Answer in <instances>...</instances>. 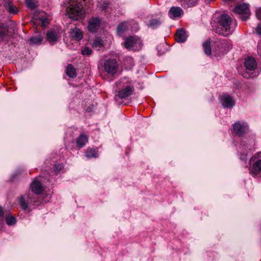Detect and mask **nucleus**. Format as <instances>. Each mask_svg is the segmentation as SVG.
<instances>
[{"label":"nucleus","instance_id":"1","mask_svg":"<svg viewBox=\"0 0 261 261\" xmlns=\"http://www.w3.org/2000/svg\"><path fill=\"white\" fill-rule=\"evenodd\" d=\"M231 22L232 19L228 15H221L219 20L220 27L216 28V33L224 36H227L231 34L233 31L230 26Z\"/></svg>","mask_w":261,"mask_h":261},{"label":"nucleus","instance_id":"2","mask_svg":"<svg viewBox=\"0 0 261 261\" xmlns=\"http://www.w3.org/2000/svg\"><path fill=\"white\" fill-rule=\"evenodd\" d=\"M69 17L77 20L85 17V12L83 5L78 2H73L69 5L66 9Z\"/></svg>","mask_w":261,"mask_h":261},{"label":"nucleus","instance_id":"3","mask_svg":"<svg viewBox=\"0 0 261 261\" xmlns=\"http://www.w3.org/2000/svg\"><path fill=\"white\" fill-rule=\"evenodd\" d=\"M249 172L253 176L261 173V151L255 153L250 158Z\"/></svg>","mask_w":261,"mask_h":261},{"label":"nucleus","instance_id":"4","mask_svg":"<svg viewBox=\"0 0 261 261\" xmlns=\"http://www.w3.org/2000/svg\"><path fill=\"white\" fill-rule=\"evenodd\" d=\"M128 83V80L126 78L121 79L118 82L116 83V84L117 86H119L120 88L121 87H124V88H122L119 91H118V93L117 96H119L121 99L125 98L130 95H132L133 91L134 88L133 86H130L129 85H126Z\"/></svg>","mask_w":261,"mask_h":261},{"label":"nucleus","instance_id":"5","mask_svg":"<svg viewBox=\"0 0 261 261\" xmlns=\"http://www.w3.org/2000/svg\"><path fill=\"white\" fill-rule=\"evenodd\" d=\"M231 48V44L226 40L218 39L214 42L213 51L218 56L227 52Z\"/></svg>","mask_w":261,"mask_h":261},{"label":"nucleus","instance_id":"6","mask_svg":"<svg viewBox=\"0 0 261 261\" xmlns=\"http://www.w3.org/2000/svg\"><path fill=\"white\" fill-rule=\"evenodd\" d=\"M124 45L128 49L138 50L142 47V41L137 36H131L126 39Z\"/></svg>","mask_w":261,"mask_h":261},{"label":"nucleus","instance_id":"7","mask_svg":"<svg viewBox=\"0 0 261 261\" xmlns=\"http://www.w3.org/2000/svg\"><path fill=\"white\" fill-rule=\"evenodd\" d=\"M105 71L108 74L114 75L118 70V65L115 59H108L103 64Z\"/></svg>","mask_w":261,"mask_h":261},{"label":"nucleus","instance_id":"8","mask_svg":"<svg viewBox=\"0 0 261 261\" xmlns=\"http://www.w3.org/2000/svg\"><path fill=\"white\" fill-rule=\"evenodd\" d=\"M234 12L241 15V19L242 20H246L250 15V10L248 5L243 4L236 6L233 9Z\"/></svg>","mask_w":261,"mask_h":261},{"label":"nucleus","instance_id":"9","mask_svg":"<svg viewBox=\"0 0 261 261\" xmlns=\"http://www.w3.org/2000/svg\"><path fill=\"white\" fill-rule=\"evenodd\" d=\"M29 192L28 193L21 196L19 198V203L22 209L25 210L28 208V204L36 201L35 197L31 196Z\"/></svg>","mask_w":261,"mask_h":261},{"label":"nucleus","instance_id":"10","mask_svg":"<svg viewBox=\"0 0 261 261\" xmlns=\"http://www.w3.org/2000/svg\"><path fill=\"white\" fill-rule=\"evenodd\" d=\"M248 126L246 123L236 122L233 125V133L241 136L248 130Z\"/></svg>","mask_w":261,"mask_h":261},{"label":"nucleus","instance_id":"11","mask_svg":"<svg viewBox=\"0 0 261 261\" xmlns=\"http://www.w3.org/2000/svg\"><path fill=\"white\" fill-rule=\"evenodd\" d=\"M47 40L51 44L57 42L60 37V30L58 28H54L48 31L47 34Z\"/></svg>","mask_w":261,"mask_h":261},{"label":"nucleus","instance_id":"12","mask_svg":"<svg viewBox=\"0 0 261 261\" xmlns=\"http://www.w3.org/2000/svg\"><path fill=\"white\" fill-rule=\"evenodd\" d=\"M220 101L224 108H231L235 103L233 99L228 95H223L220 97Z\"/></svg>","mask_w":261,"mask_h":261},{"label":"nucleus","instance_id":"13","mask_svg":"<svg viewBox=\"0 0 261 261\" xmlns=\"http://www.w3.org/2000/svg\"><path fill=\"white\" fill-rule=\"evenodd\" d=\"M30 187L32 192L36 195L41 194L43 191L41 184L36 179L33 180Z\"/></svg>","mask_w":261,"mask_h":261},{"label":"nucleus","instance_id":"14","mask_svg":"<svg viewBox=\"0 0 261 261\" xmlns=\"http://www.w3.org/2000/svg\"><path fill=\"white\" fill-rule=\"evenodd\" d=\"M100 20L98 18H92L88 23V28L90 32H95L98 29Z\"/></svg>","mask_w":261,"mask_h":261},{"label":"nucleus","instance_id":"15","mask_svg":"<svg viewBox=\"0 0 261 261\" xmlns=\"http://www.w3.org/2000/svg\"><path fill=\"white\" fill-rule=\"evenodd\" d=\"M182 14V10L178 7H172L168 12L169 17L172 19L179 17Z\"/></svg>","mask_w":261,"mask_h":261},{"label":"nucleus","instance_id":"16","mask_svg":"<svg viewBox=\"0 0 261 261\" xmlns=\"http://www.w3.org/2000/svg\"><path fill=\"white\" fill-rule=\"evenodd\" d=\"M244 66L247 70L253 71L256 68L257 64L254 58L249 57L245 59Z\"/></svg>","mask_w":261,"mask_h":261},{"label":"nucleus","instance_id":"17","mask_svg":"<svg viewBox=\"0 0 261 261\" xmlns=\"http://www.w3.org/2000/svg\"><path fill=\"white\" fill-rule=\"evenodd\" d=\"M69 35L72 39L75 40H80L83 37V33L77 28L72 29L69 32Z\"/></svg>","mask_w":261,"mask_h":261},{"label":"nucleus","instance_id":"18","mask_svg":"<svg viewBox=\"0 0 261 261\" xmlns=\"http://www.w3.org/2000/svg\"><path fill=\"white\" fill-rule=\"evenodd\" d=\"M187 38V35L184 30H178L175 35V39L178 42H184Z\"/></svg>","mask_w":261,"mask_h":261},{"label":"nucleus","instance_id":"19","mask_svg":"<svg viewBox=\"0 0 261 261\" xmlns=\"http://www.w3.org/2000/svg\"><path fill=\"white\" fill-rule=\"evenodd\" d=\"M252 151V148L248 146H245L244 145L240 148V158L242 160H245L247 158V152Z\"/></svg>","mask_w":261,"mask_h":261},{"label":"nucleus","instance_id":"20","mask_svg":"<svg viewBox=\"0 0 261 261\" xmlns=\"http://www.w3.org/2000/svg\"><path fill=\"white\" fill-rule=\"evenodd\" d=\"M87 142L88 137L84 134H81L76 140L77 146L79 148H82Z\"/></svg>","mask_w":261,"mask_h":261},{"label":"nucleus","instance_id":"21","mask_svg":"<svg viewBox=\"0 0 261 261\" xmlns=\"http://www.w3.org/2000/svg\"><path fill=\"white\" fill-rule=\"evenodd\" d=\"M66 72L67 75L71 78H74L76 76L75 69L71 64L67 66Z\"/></svg>","mask_w":261,"mask_h":261},{"label":"nucleus","instance_id":"22","mask_svg":"<svg viewBox=\"0 0 261 261\" xmlns=\"http://www.w3.org/2000/svg\"><path fill=\"white\" fill-rule=\"evenodd\" d=\"M5 8L9 13L12 14H15L18 12L17 8L13 6L11 2H9L5 5Z\"/></svg>","mask_w":261,"mask_h":261},{"label":"nucleus","instance_id":"23","mask_svg":"<svg viewBox=\"0 0 261 261\" xmlns=\"http://www.w3.org/2000/svg\"><path fill=\"white\" fill-rule=\"evenodd\" d=\"M86 156L87 158H97L98 156L97 151L92 148H88L85 152Z\"/></svg>","mask_w":261,"mask_h":261},{"label":"nucleus","instance_id":"24","mask_svg":"<svg viewBox=\"0 0 261 261\" xmlns=\"http://www.w3.org/2000/svg\"><path fill=\"white\" fill-rule=\"evenodd\" d=\"M203 48L206 55H210L212 53L211 43L208 40L205 41L202 44Z\"/></svg>","mask_w":261,"mask_h":261},{"label":"nucleus","instance_id":"25","mask_svg":"<svg viewBox=\"0 0 261 261\" xmlns=\"http://www.w3.org/2000/svg\"><path fill=\"white\" fill-rule=\"evenodd\" d=\"M128 29V24L126 22H123L119 24L117 27V32L119 34H121L125 30Z\"/></svg>","mask_w":261,"mask_h":261},{"label":"nucleus","instance_id":"26","mask_svg":"<svg viewBox=\"0 0 261 261\" xmlns=\"http://www.w3.org/2000/svg\"><path fill=\"white\" fill-rule=\"evenodd\" d=\"M103 45V41L100 38H96L93 42L92 46L95 48H100Z\"/></svg>","mask_w":261,"mask_h":261},{"label":"nucleus","instance_id":"27","mask_svg":"<svg viewBox=\"0 0 261 261\" xmlns=\"http://www.w3.org/2000/svg\"><path fill=\"white\" fill-rule=\"evenodd\" d=\"M182 2V5L185 6L193 7L195 5L198 0H181Z\"/></svg>","mask_w":261,"mask_h":261},{"label":"nucleus","instance_id":"28","mask_svg":"<svg viewBox=\"0 0 261 261\" xmlns=\"http://www.w3.org/2000/svg\"><path fill=\"white\" fill-rule=\"evenodd\" d=\"M43 40V37L41 35L34 36L31 38V42L32 43L38 44H40Z\"/></svg>","mask_w":261,"mask_h":261},{"label":"nucleus","instance_id":"29","mask_svg":"<svg viewBox=\"0 0 261 261\" xmlns=\"http://www.w3.org/2000/svg\"><path fill=\"white\" fill-rule=\"evenodd\" d=\"M8 29L6 25H3L0 29V38H4L8 35Z\"/></svg>","mask_w":261,"mask_h":261},{"label":"nucleus","instance_id":"30","mask_svg":"<svg viewBox=\"0 0 261 261\" xmlns=\"http://www.w3.org/2000/svg\"><path fill=\"white\" fill-rule=\"evenodd\" d=\"M27 6L31 9H34L36 8L37 5L35 0H25Z\"/></svg>","mask_w":261,"mask_h":261},{"label":"nucleus","instance_id":"31","mask_svg":"<svg viewBox=\"0 0 261 261\" xmlns=\"http://www.w3.org/2000/svg\"><path fill=\"white\" fill-rule=\"evenodd\" d=\"M39 20L40 21L42 27H45L49 23V19L45 16H40Z\"/></svg>","mask_w":261,"mask_h":261},{"label":"nucleus","instance_id":"32","mask_svg":"<svg viewBox=\"0 0 261 261\" xmlns=\"http://www.w3.org/2000/svg\"><path fill=\"white\" fill-rule=\"evenodd\" d=\"M7 224L9 225H13L16 223V220L14 216H8L6 218Z\"/></svg>","mask_w":261,"mask_h":261},{"label":"nucleus","instance_id":"33","mask_svg":"<svg viewBox=\"0 0 261 261\" xmlns=\"http://www.w3.org/2000/svg\"><path fill=\"white\" fill-rule=\"evenodd\" d=\"M91 54H92V50L88 47H85L84 49L82 50V54L83 55L89 56Z\"/></svg>","mask_w":261,"mask_h":261},{"label":"nucleus","instance_id":"34","mask_svg":"<svg viewBox=\"0 0 261 261\" xmlns=\"http://www.w3.org/2000/svg\"><path fill=\"white\" fill-rule=\"evenodd\" d=\"M160 24V21L157 19H152L150 22V25L154 28Z\"/></svg>","mask_w":261,"mask_h":261},{"label":"nucleus","instance_id":"35","mask_svg":"<svg viewBox=\"0 0 261 261\" xmlns=\"http://www.w3.org/2000/svg\"><path fill=\"white\" fill-rule=\"evenodd\" d=\"M4 211L2 207H0V224L3 222Z\"/></svg>","mask_w":261,"mask_h":261},{"label":"nucleus","instance_id":"36","mask_svg":"<svg viewBox=\"0 0 261 261\" xmlns=\"http://www.w3.org/2000/svg\"><path fill=\"white\" fill-rule=\"evenodd\" d=\"M243 76L246 78H250V77H253L255 76L252 73H244L243 74Z\"/></svg>","mask_w":261,"mask_h":261},{"label":"nucleus","instance_id":"37","mask_svg":"<svg viewBox=\"0 0 261 261\" xmlns=\"http://www.w3.org/2000/svg\"><path fill=\"white\" fill-rule=\"evenodd\" d=\"M256 16L258 19L261 20V8L256 11Z\"/></svg>","mask_w":261,"mask_h":261},{"label":"nucleus","instance_id":"38","mask_svg":"<svg viewBox=\"0 0 261 261\" xmlns=\"http://www.w3.org/2000/svg\"><path fill=\"white\" fill-rule=\"evenodd\" d=\"M109 3L107 2H103L101 8L102 10H105L108 8Z\"/></svg>","mask_w":261,"mask_h":261},{"label":"nucleus","instance_id":"39","mask_svg":"<svg viewBox=\"0 0 261 261\" xmlns=\"http://www.w3.org/2000/svg\"><path fill=\"white\" fill-rule=\"evenodd\" d=\"M257 33L259 34H261V24L258 25L256 28Z\"/></svg>","mask_w":261,"mask_h":261},{"label":"nucleus","instance_id":"40","mask_svg":"<svg viewBox=\"0 0 261 261\" xmlns=\"http://www.w3.org/2000/svg\"><path fill=\"white\" fill-rule=\"evenodd\" d=\"M62 166L60 165H56V170L59 171L61 169Z\"/></svg>","mask_w":261,"mask_h":261},{"label":"nucleus","instance_id":"41","mask_svg":"<svg viewBox=\"0 0 261 261\" xmlns=\"http://www.w3.org/2000/svg\"><path fill=\"white\" fill-rule=\"evenodd\" d=\"M258 53H261V45H258Z\"/></svg>","mask_w":261,"mask_h":261},{"label":"nucleus","instance_id":"42","mask_svg":"<svg viewBox=\"0 0 261 261\" xmlns=\"http://www.w3.org/2000/svg\"><path fill=\"white\" fill-rule=\"evenodd\" d=\"M129 61L130 62H132V60L131 59H129Z\"/></svg>","mask_w":261,"mask_h":261}]
</instances>
